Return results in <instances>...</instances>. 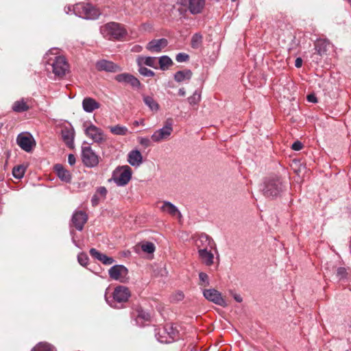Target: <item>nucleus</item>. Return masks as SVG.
Here are the masks:
<instances>
[{"label":"nucleus","instance_id":"nucleus-37","mask_svg":"<svg viewBox=\"0 0 351 351\" xmlns=\"http://www.w3.org/2000/svg\"><path fill=\"white\" fill-rule=\"evenodd\" d=\"M202 36L200 34H195L191 38V47L193 49H198L202 45Z\"/></svg>","mask_w":351,"mask_h":351},{"label":"nucleus","instance_id":"nucleus-4","mask_svg":"<svg viewBox=\"0 0 351 351\" xmlns=\"http://www.w3.org/2000/svg\"><path fill=\"white\" fill-rule=\"evenodd\" d=\"M73 13L85 19H96L100 15V12L89 3H77L73 7Z\"/></svg>","mask_w":351,"mask_h":351},{"label":"nucleus","instance_id":"nucleus-15","mask_svg":"<svg viewBox=\"0 0 351 351\" xmlns=\"http://www.w3.org/2000/svg\"><path fill=\"white\" fill-rule=\"evenodd\" d=\"M86 135L90 138L95 143H101L106 140L104 132L100 128L90 123L85 129Z\"/></svg>","mask_w":351,"mask_h":351},{"label":"nucleus","instance_id":"nucleus-11","mask_svg":"<svg viewBox=\"0 0 351 351\" xmlns=\"http://www.w3.org/2000/svg\"><path fill=\"white\" fill-rule=\"evenodd\" d=\"M203 295L209 302L220 306L226 307L228 305L221 293L215 289H204L203 291Z\"/></svg>","mask_w":351,"mask_h":351},{"label":"nucleus","instance_id":"nucleus-21","mask_svg":"<svg viewBox=\"0 0 351 351\" xmlns=\"http://www.w3.org/2000/svg\"><path fill=\"white\" fill-rule=\"evenodd\" d=\"M89 253L93 258L99 261L105 265H110L114 262L112 257L107 256L106 254L101 253L95 248H91Z\"/></svg>","mask_w":351,"mask_h":351},{"label":"nucleus","instance_id":"nucleus-23","mask_svg":"<svg viewBox=\"0 0 351 351\" xmlns=\"http://www.w3.org/2000/svg\"><path fill=\"white\" fill-rule=\"evenodd\" d=\"M100 104L92 97H85L82 101L83 110L86 112H93L95 110L99 108Z\"/></svg>","mask_w":351,"mask_h":351},{"label":"nucleus","instance_id":"nucleus-38","mask_svg":"<svg viewBox=\"0 0 351 351\" xmlns=\"http://www.w3.org/2000/svg\"><path fill=\"white\" fill-rule=\"evenodd\" d=\"M25 171V167L23 165L14 167L12 170V175L16 179H21L23 177Z\"/></svg>","mask_w":351,"mask_h":351},{"label":"nucleus","instance_id":"nucleus-26","mask_svg":"<svg viewBox=\"0 0 351 351\" xmlns=\"http://www.w3.org/2000/svg\"><path fill=\"white\" fill-rule=\"evenodd\" d=\"M160 210L164 213L171 215V216L178 215V217H182L181 213L179 211L178 208L171 202L168 201L163 202V204L160 207Z\"/></svg>","mask_w":351,"mask_h":351},{"label":"nucleus","instance_id":"nucleus-27","mask_svg":"<svg viewBox=\"0 0 351 351\" xmlns=\"http://www.w3.org/2000/svg\"><path fill=\"white\" fill-rule=\"evenodd\" d=\"M137 65L138 66H143L146 65L154 69H157V60L155 57H144V56H139L138 57L136 60Z\"/></svg>","mask_w":351,"mask_h":351},{"label":"nucleus","instance_id":"nucleus-48","mask_svg":"<svg viewBox=\"0 0 351 351\" xmlns=\"http://www.w3.org/2000/svg\"><path fill=\"white\" fill-rule=\"evenodd\" d=\"M302 147H303V144L299 141H295L291 145L292 149H293L295 151H300L302 149Z\"/></svg>","mask_w":351,"mask_h":351},{"label":"nucleus","instance_id":"nucleus-46","mask_svg":"<svg viewBox=\"0 0 351 351\" xmlns=\"http://www.w3.org/2000/svg\"><path fill=\"white\" fill-rule=\"evenodd\" d=\"M138 143L144 147H148L151 145V141L147 137H138Z\"/></svg>","mask_w":351,"mask_h":351},{"label":"nucleus","instance_id":"nucleus-40","mask_svg":"<svg viewBox=\"0 0 351 351\" xmlns=\"http://www.w3.org/2000/svg\"><path fill=\"white\" fill-rule=\"evenodd\" d=\"M199 285L207 287L210 285L208 276L204 272L199 273Z\"/></svg>","mask_w":351,"mask_h":351},{"label":"nucleus","instance_id":"nucleus-57","mask_svg":"<svg viewBox=\"0 0 351 351\" xmlns=\"http://www.w3.org/2000/svg\"><path fill=\"white\" fill-rule=\"evenodd\" d=\"M143 123H144L143 120H141L140 121H134V123H133V125L134 126H138L139 125H143Z\"/></svg>","mask_w":351,"mask_h":351},{"label":"nucleus","instance_id":"nucleus-45","mask_svg":"<svg viewBox=\"0 0 351 351\" xmlns=\"http://www.w3.org/2000/svg\"><path fill=\"white\" fill-rule=\"evenodd\" d=\"M107 193L108 191L105 186H99L97 189L95 193L104 199L106 197Z\"/></svg>","mask_w":351,"mask_h":351},{"label":"nucleus","instance_id":"nucleus-22","mask_svg":"<svg viewBox=\"0 0 351 351\" xmlns=\"http://www.w3.org/2000/svg\"><path fill=\"white\" fill-rule=\"evenodd\" d=\"M54 170L57 176L63 182L69 183L71 181V174L62 165L56 164L54 166Z\"/></svg>","mask_w":351,"mask_h":351},{"label":"nucleus","instance_id":"nucleus-18","mask_svg":"<svg viewBox=\"0 0 351 351\" xmlns=\"http://www.w3.org/2000/svg\"><path fill=\"white\" fill-rule=\"evenodd\" d=\"M16 142L19 146L27 152H31L34 145V140L30 134H19Z\"/></svg>","mask_w":351,"mask_h":351},{"label":"nucleus","instance_id":"nucleus-55","mask_svg":"<svg viewBox=\"0 0 351 351\" xmlns=\"http://www.w3.org/2000/svg\"><path fill=\"white\" fill-rule=\"evenodd\" d=\"M178 95L181 97H184L186 95V90L184 89V88H180L179 90H178Z\"/></svg>","mask_w":351,"mask_h":351},{"label":"nucleus","instance_id":"nucleus-12","mask_svg":"<svg viewBox=\"0 0 351 351\" xmlns=\"http://www.w3.org/2000/svg\"><path fill=\"white\" fill-rule=\"evenodd\" d=\"M195 245L197 248V252L203 250H216V243L213 239L205 233H202L195 240Z\"/></svg>","mask_w":351,"mask_h":351},{"label":"nucleus","instance_id":"nucleus-29","mask_svg":"<svg viewBox=\"0 0 351 351\" xmlns=\"http://www.w3.org/2000/svg\"><path fill=\"white\" fill-rule=\"evenodd\" d=\"M30 108L27 104V100L22 98L14 102L12 109L15 112H23L27 111Z\"/></svg>","mask_w":351,"mask_h":351},{"label":"nucleus","instance_id":"nucleus-34","mask_svg":"<svg viewBox=\"0 0 351 351\" xmlns=\"http://www.w3.org/2000/svg\"><path fill=\"white\" fill-rule=\"evenodd\" d=\"M110 131L114 135L125 136L128 133V129L125 126L116 125L110 127Z\"/></svg>","mask_w":351,"mask_h":351},{"label":"nucleus","instance_id":"nucleus-5","mask_svg":"<svg viewBox=\"0 0 351 351\" xmlns=\"http://www.w3.org/2000/svg\"><path fill=\"white\" fill-rule=\"evenodd\" d=\"M132 171L128 165L119 166L112 173V180L119 186H125L132 178Z\"/></svg>","mask_w":351,"mask_h":351},{"label":"nucleus","instance_id":"nucleus-47","mask_svg":"<svg viewBox=\"0 0 351 351\" xmlns=\"http://www.w3.org/2000/svg\"><path fill=\"white\" fill-rule=\"evenodd\" d=\"M184 293L182 291H178L172 296V300L173 301H181L184 299Z\"/></svg>","mask_w":351,"mask_h":351},{"label":"nucleus","instance_id":"nucleus-28","mask_svg":"<svg viewBox=\"0 0 351 351\" xmlns=\"http://www.w3.org/2000/svg\"><path fill=\"white\" fill-rule=\"evenodd\" d=\"M193 73L190 69H184L178 71L174 73L173 77L177 82H182L185 80H190L192 77Z\"/></svg>","mask_w":351,"mask_h":351},{"label":"nucleus","instance_id":"nucleus-19","mask_svg":"<svg viewBox=\"0 0 351 351\" xmlns=\"http://www.w3.org/2000/svg\"><path fill=\"white\" fill-rule=\"evenodd\" d=\"M167 45L168 41L166 38L154 39L147 43L146 49L153 53H159Z\"/></svg>","mask_w":351,"mask_h":351},{"label":"nucleus","instance_id":"nucleus-51","mask_svg":"<svg viewBox=\"0 0 351 351\" xmlns=\"http://www.w3.org/2000/svg\"><path fill=\"white\" fill-rule=\"evenodd\" d=\"M307 100H308V101L312 102V103H317V97H316V96L314 94L308 95H307Z\"/></svg>","mask_w":351,"mask_h":351},{"label":"nucleus","instance_id":"nucleus-16","mask_svg":"<svg viewBox=\"0 0 351 351\" xmlns=\"http://www.w3.org/2000/svg\"><path fill=\"white\" fill-rule=\"evenodd\" d=\"M95 67L99 71L116 73L121 71V68L112 61L101 60L96 62Z\"/></svg>","mask_w":351,"mask_h":351},{"label":"nucleus","instance_id":"nucleus-30","mask_svg":"<svg viewBox=\"0 0 351 351\" xmlns=\"http://www.w3.org/2000/svg\"><path fill=\"white\" fill-rule=\"evenodd\" d=\"M143 100L144 104L149 108L152 112H158L160 109L158 103L154 99L153 96L150 95H143Z\"/></svg>","mask_w":351,"mask_h":351},{"label":"nucleus","instance_id":"nucleus-25","mask_svg":"<svg viewBox=\"0 0 351 351\" xmlns=\"http://www.w3.org/2000/svg\"><path fill=\"white\" fill-rule=\"evenodd\" d=\"M128 162L133 167H138L143 162V156L138 150H132L128 154Z\"/></svg>","mask_w":351,"mask_h":351},{"label":"nucleus","instance_id":"nucleus-41","mask_svg":"<svg viewBox=\"0 0 351 351\" xmlns=\"http://www.w3.org/2000/svg\"><path fill=\"white\" fill-rule=\"evenodd\" d=\"M138 66V72L141 75L145 76V77H153L154 76L155 73L153 71L141 65Z\"/></svg>","mask_w":351,"mask_h":351},{"label":"nucleus","instance_id":"nucleus-3","mask_svg":"<svg viewBox=\"0 0 351 351\" xmlns=\"http://www.w3.org/2000/svg\"><path fill=\"white\" fill-rule=\"evenodd\" d=\"M100 30L104 37L112 40H120L127 34L125 29L119 23L114 22L104 25Z\"/></svg>","mask_w":351,"mask_h":351},{"label":"nucleus","instance_id":"nucleus-10","mask_svg":"<svg viewBox=\"0 0 351 351\" xmlns=\"http://www.w3.org/2000/svg\"><path fill=\"white\" fill-rule=\"evenodd\" d=\"M108 274L112 280L125 282L128 279V269L124 265H116L109 269Z\"/></svg>","mask_w":351,"mask_h":351},{"label":"nucleus","instance_id":"nucleus-39","mask_svg":"<svg viewBox=\"0 0 351 351\" xmlns=\"http://www.w3.org/2000/svg\"><path fill=\"white\" fill-rule=\"evenodd\" d=\"M201 100V94L198 90H195L193 95L187 98V101L191 106L197 105Z\"/></svg>","mask_w":351,"mask_h":351},{"label":"nucleus","instance_id":"nucleus-1","mask_svg":"<svg viewBox=\"0 0 351 351\" xmlns=\"http://www.w3.org/2000/svg\"><path fill=\"white\" fill-rule=\"evenodd\" d=\"M286 186L280 177L271 176L264 179L261 190L265 197L274 199L280 196L286 190Z\"/></svg>","mask_w":351,"mask_h":351},{"label":"nucleus","instance_id":"nucleus-56","mask_svg":"<svg viewBox=\"0 0 351 351\" xmlns=\"http://www.w3.org/2000/svg\"><path fill=\"white\" fill-rule=\"evenodd\" d=\"M234 300L237 302H241L243 301V299L241 298V295H237V294H234L233 295Z\"/></svg>","mask_w":351,"mask_h":351},{"label":"nucleus","instance_id":"nucleus-24","mask_svg":"<svg viewBox=\"0 0 351 351\" xmlns=\"http://www.w3.org/2000/svg\"><path fill=\"white\" fill-rule=\"evenodd\" d=\"M213 250H203L198 252L199 258L202 263L206 266H211L214 263V254Z\"/></svg>","mask_w":351,"mask_h":351},{"label":"nucleus","instance_id":"nucleus-14","mask_svg":"<svg viewBox=\"0 0 351 351\" xmlns=\"http://www.w3.org/2000/svg\"><path fill=\"white\" fill-rule=\"evenodd\" d=\"M114 80L122 84H129L133 88L139 89L141 87V82L133 75L128 73H123L115 75Z\"/></svg>","mask_w":351,"mask_h":351},{"label":"nucleus","instance_id":"nucleus-6","mask_svg":"<svg viewBox=\"0 0 351 351\" xmlns=\"http://www.w3.org/2000/svg\"><path fill=\"white\" fill-rule=\"evenodd\" d=\"M157 335L159 341L168 343L178 338V330L171 324H167L159 330Z\"/></svg>","mask_w":351,"mask_h":351},{"label":"nucleus","instance_id":"nucleus-53","mask_svg":"<svg viewBox=\"0 0 351 351\" xmlns=\"http://www.w3.org/2000/svg\"><path fill=\"white\" fill-rule=\"evenodd\" d=\"M302 65V60L301 58H297L295 61V66L296 68H300Z\"/></svg>","mask_w":351,"mask_h":351},{"label":"nucleus","instance_id":"nucleus-32","mask_svg":"<svg viewBox=\"0 0 351 351\" xmlns=\"http://www.w3.org/2000/svg\"><path fill=\"white\" fill-rule=\"evenodd\" d=\"M62 138L65 144L71 147L73 145L74 133L70 130H62Z\"/></svg>","mask_w":351,"mask_h":351},{"label":"nucleus","instance_id":"nucleus-33","mask_svg":"<svg viewBox=\"0 0 351 351\" xmlns=\"http://www.w3.org/2000/svg\"><path fill=\"white\" fill-rule=\"evenodd\" d=\"M160 69L162 71L167 70L169 66L173 65L172 60L167 56H162L158 60Z\"/></svg>","mask_w":351,"mask_h":351},{"label":"nucleus","instance_id":"nucleus-35","mask_svg":"<svg viewBox=\"0 0 351 351\" xmlns=\"http://www.w3.org/2000/svg\"><path fill=\"white\" fill-rule=\"evenodd\" d=\"M348 269L343 267H339L336 269L335 278L338 280H343L348 278Z\"/></svg>","mask_w":351,"mask_h":351},{"label":"nucleus","instance_id":"nucleus-49","mask_svg":"<svg viewBox=\"0 0 351 351\" xmlns=\"http://www.w3.org/2000/svg\"><path fill=\"white\" fill-rule=\"evenodd\" d=\"M100 198L101 197L99 195H97V194L95 193L93 195V196L91 198V204L93 206H96L97 205H98Z\"/></svg>","mask_w":351,"mask_h":351},{"label":"nucleus","instance_id":"nucleus-31","mask_svg":"<svg viewBox=\"0 0 351 351\" xmlns=\"http://www.w3.org/2000/svg\"><path fill=\"white\" fill-rule=\"evenodd\" d=\"M134 249L136 252L142 250L147 254H152L155 251V245L153 243L147 241L135 245Z\"/></svg>","mask_w":351,"mask_h":351},{"label":"nucleus","instance_id":"nucleus-8","mask_svg":"<svg viewBox=\"0 0 351 351\" xmlns=\"http://www.w3.org/2000/svg\"><path fill=\"white\" fill-rule=\"evenodd\" d=\"M51 66L53 73L58 77L64 76L69 71V64L63 56H56Z\"/></svg>","mask_w":351,"mask_h":351},{"label":"nucleus","instance_id":"nucleus-50","mask_svg":"<svg viewBox=\"0 0 351 351\" xmlns=\"http://www.w3.org/2000/svg\"><path fill=\"white\" fill-rule=\"evenodd\" d=\"M76 158L74 154H69L68 156V162L71 166H73L75 164Z\"/></svg>","mask_w":351,"mask_h":351},{"label":"nucleus","instance_id":"nucleus-36","mask_svg":"<svg viewBox=\"0 0 351 351\" xmlns=\"http://www.w3.org/2000/svg\"><path fill=\"white\" fill-rule=\"evenodd\" d=\"M53 347L46 342L38 343L31 351H53Z\"/></svg>","mask_w":351,"mask_h":351},{"label":"nucleus","instance_id":"nucleus-42","mask_svg":"<svg viewBox=\"0 0 351 351\" xmlns=\"http://www.w3.org/2000/svg\"><path fill=\"white\" fill-rule=\"evenodd\" d=\"M88 256L84 252H81L77 256V261L82 266H86L88 263Z\"/></svg>","mask_w":351,"mask_h":351},{"label":"nucleus","instance_id":"nucleus-13","mask_svg":"<svg viewBox=\"0 0 351 351\" xmlns=\"http://www.w3.org/2000/svg\"><path fill=\"white\" fill-rule=\"evenodd\" d=\"M179 3L186 6L188 10L191 14H198L202 12L206 0H179Z\"/></svg>","mask_w":351,"mask_h":351},{"label":"nucleus","instance_id":"nucleus-54","mask_svg":"<svg viewBox=\"0 0 351 351\" xmlns=\"http://www.w3.org/2000/svg\"><path fill=\"white\" fill-rule=\"evenodd\" d=\"M73 6L69 5L64 8V11L66 14H69L71 12H73Z\"/></svg>","mask_w":351,"mask_h":351},{"label":"nucleus","instance_id":"nucleus-7","mask_svg":"<svg viewBox=\"0 0 351 351\" xmlns=\"http://www.w3.org/2000/svg\"><path fill=\"white\" fill-rule=\"evenodd\" d=\"M82 160L84 165L87 167H95L99 163V156L90 146L82 147Z\"/></svg>","mask_w":351,"mask_h":351},{"label":"nucleus","instance_id":"nucleus-43","mask_svg":"<svg viewBox=\"0 0 351 351\" xmlns=\"http://www.w3.org/2000/svg\"><path fill=\"white\" fill-rule=\"evenodd\" d=\"M137 319H141L145 321H148L150 319V315L141 308L137 310Z\"/></svg>","mask_w":351,"mask_h":351},{"label":"nucleus","instance_id":"nucleus-44","mask_svg":"<svg viewBox=\"0 0 351 351\" xmlns=\"http://www.w3.org/2000/svg\"><path fill=\"white\" fill-rule=\"evenodd\" d=\"M189 60V56L185 53H179L176 56V60L178 62H184Z\"/></svg>","mask_w":351,"mask_h":351},{"label":"nucleus","instance_id":"nucleus-2","mask_svg":"<svg viewBox=\"0 0 351 351\" xmlns=\"http://www.w3.org/2000/svg\"><path fill=\"white\" fill-rule=\"evenodd\" d=\"M130 296L131 292L127 287L119 285L114 288L112 299L109 300L106 296V300L110 306L120 308L123 307L124 303L128 301Z\"/></svg>","mask_w":351,"mask_h":351},{"label":"nucleus","instance_id":"nucleus-52","mask_svg":"<svg viewBox=\"0 0 351 351\" xmlns=\"http://www.w3.org/2000/svg\"><path fill=\"white\" fill-rule=\"evenodd\" d=\"M142 49H143V47L141 46H140L138 45H136L132 47L131 51L132 52L137 53V52H141L142 51Z\"/></svg>","mask_w":351,"mask_h":351},{"label":"nucleus","instance_id":"nucleus-9","mask_svg":"<svg viewBox=\"0 0 351 351\" xmlns=\"http://www.w3.org/2000/svg\"><path fill=\"white\" fill-rule=\"evenodd\" d=\"M173 132L171 120H167L163 128L157 130L151 136L152 141L158 143L167 139Z\"/></svg>","mask_w":351,"mask_h":351},{"label":"nucleus","instance_id":"nucleus-17","mask_svg":"<svg viewBox=\"0 0 351 351\" xmlns=\"http://www.w3.org/2000/svg\"><path fill=\"white\" fill-rule=\"evenodd\" d=\"M88 220V215L82 210L75 211L71 217L72 225L79 231H82Z\"/></svg>","mask_w":351,"mask_h":351},{"label":"nucleus","instance_id":"nucleus-20","mask_svg":"<svg viewBox=\"0 0 351 351\" xmlns=\"http://www.w3.org/2000/svg\"><path fill=\"white\" fill-rule=\"evenodd\" d=\"M329 45V42L326 40L324 39H317L315 43V53L312 55V58H313V61L315 59L316 60V62H318V58H315V54L322 56L327 51L328 46Z\"/></svg>","mask_w":351,"mask_h":351}]
</instances>
